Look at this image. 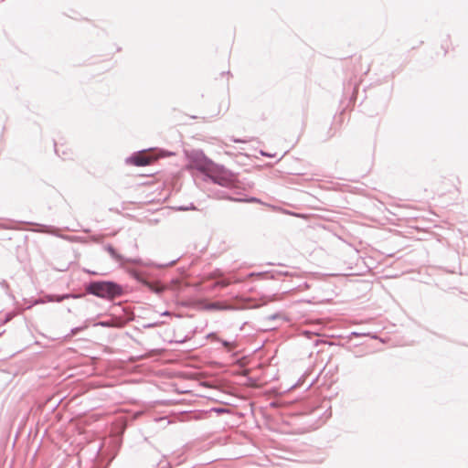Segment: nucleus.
I'll return each mask as SVG.
<instances>
[{
    "label": "nucleus",
    "mask_w": 468,
    "mask_h": 468,
    "mask_svg": "<svg viewBox=\"0 0 468 468\" xmlns=\"http://www.w3.org/2000/svg\"><path fill=\"white\" fill-rule=\"evenodd\" d=\"M87 290L90 293L106 299H113L122 292L121 286L112 282H91Z\"/></svg>",
    "instance_id": "f257e3e1"
},
{
    "label": "nucleus",
    "mask_w": 468,
    "mask_h": 468,
    "mask_svg": "<svg viewBox=\"0 0 468 468\" xmlns=\"http://www.w3.org/2000/svg\"><path fill=\"white\" fill-rule=\"evenodd\" d=\"M212 178L216 183L223 186H230L237 182V176L223 167L217 169L214 172Z\"/></svg>",
    "instance_id": "f03ea898"
},
{
    "label": "nucleus",
    "mask_w": 468,
    "mask_h": 468,
    "mask_svg": "<svg viewBox=\"0 0 468 468\" xmlns=\"http://www.w3.org/2000/svg\"><path fill=\"white\" fill-rule=\"evenodd\" d=\"M156 157L146 152H139L127 159V163L135 166H145L153 164Z\"/></svg>",
    "instance_id": "7ed1b4c3"
},
{
    "label": "nucleus",
    "mask_w": 468,
    "mask_h": 468,
    "mask_svg": "<svg viewBox=\"0 0 468 468\" xmlns=\"http://www.w3.org/2000/svg\"><path fill=\"white\" fill-rule=\"evenodd\" d=\"M230 308L231 307L229 305H227V304H225L224 303H221V302H216V303H208L206 306V309H207V310H228V309H230Z\"/></svg>",
    "instance_id": "20e7f679"
},
{
    "label": "nucleus",
    "mask_w": 468,
    "mask_h": 468,
    "mask_svg": "<svg viewBox=\"0 0 468 468\" xmlns=\"http://www.w3.org/2000/svg\"><path fill=\"white\" fill-rule=\"evenodd\" d=\"M240 282L239 280H235L233 282L229 281V280H222V281H219L216 283V286H220V287H227L228 285H229L231 282Z\"/></svg>",
    "instance_id": "39448f33"
},
{
    "label": "nucleus",
    "mask_w": 468,
    "mask_h": 468,
    "mask_svg": "<svg viewBox=\"0 0 468 468\" xmlns=\"http://www.w3.org/2000/svg\"><path fill=\"white\" fill-rule=\"evenodd\" d=\"M151 290L155 292H161L164 291L165 287L159 283L152 284L150 286Z\"/></svg>",
    "instance_id": "423d86ee"
},
{
    "label": "nucleus",
    "mask_w": 468,
    "mask_h": 468,
    "mask_svg": "<svg viewBox=\"0 0 468 468\" xmlns=\"http://www.w3.org/2000/svg\"><path fill=\"white\" fill-rule=\"evenodd\" d=\"M109 251H110V253H111L112 256H114V257L116 256V255H115V252H114V250H113L112 248H109Z\"/></svg>",
    "instance_id": "0eeeda50"
},
{
    "label": "nucleus",
    "mask_w": 468,
    "mask_h": 468,
    "mask_svg": "<svg viewBox=\"0 0 468 468\" xmlns=\"http://www.w3.org/2000/svg\"><path fill=\"white\" fill-rule=\"evenodd\" d=\"M109 251H110V253H111L112 256H114V257L116 256V255H115V252H114V250H113L112 248H109Z\"/></svg>",
    "instance_id": "6e6552de"
}]
</instances>
